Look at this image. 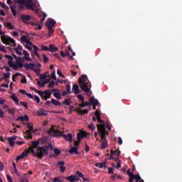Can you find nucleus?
<instances>
[{"instance_id": "obj_33", "label": "nucleus", "mask_w": 182, "mask_h": 182, "mask_svg": "<svg viewBox=\"0 0 182 182\" xmlns=\"http://www.w3.org/2000/svg\"><path fill=\"white\" fill-rule=\"evenodd\" d=\"M14 8H16V6H10V9H11L14 16H16V10H15Z\"/></svg>"}, {"instance_id": "obj_17", "label": "nucleus", "mask_w": 182, "mask_h": 182, "mask_svg": "<svg viewBox=\"0 0 182 182\" xmlns=\"http://www.w3.org/2000/svg\"><path fill=\"white\" fill-rule=\"evenodd\" d=\"M5 58L6 59H9L8 63H9V66H10V68H12V66L14 65V57L9 55H6Z\"/></svg>"}, {"instance_id": "obj_44", "label": "nucleus", "mask_w": 182, "mask_h": 182, "mask_svg": "<svg viewBox=\"0 0 182 182\" xmlns=\"http://www.w3.org/2000/svg\"><path fill=\"white\" fill-rule=\"evenodd\" d=\"M43 58L44 63H48V62H49V58L46 56L45 54H43Z\"/></svg>"}, {"instance_id": "obj_55", "label": "nucleus", "mask_w": 182, "mask_h": 182, "mask_svg": "<svg viewBox=\"0 0 182 182\" xmlns=\"http://www.w3.org/2000/svg\"><path fill=\"white\" fill-rule=\"evenodd\" d=\"M75 176H77L78 178L81 177L82 178H83V176H84L83 173H82V172H80V171H77L76 173H75Z\"/></svg>"}, {"instance_id": "obj_48", "label": "nucleus", "mask_w": 182, "mask_h": 182, "mask_svg": "<svg viewBox=\"0 0 182 182\" xmlns=\"http://www.w3.org/2000/svg\"><path fill=\"white\" fill-rule=\"evenodd\" d=\"M38 5H39L38 2H37V1L33 2L32 1L31 6L33 8L37 9Z\"/></svg>"}, {"instance_id": "obj_13", "label": "nucleus", "mask_w": 182, "mask_h": 182, "mask_svg": "<svg viewBox=\"0 0 182 182\" xmlns=\"http://www.w3.org/2000/svg\"><path fill=\"white\" fill-rule=\"evenodd\" d=\"M110 157L109 158V160H114L116 161V163H119V161H120V159H119V156H117V158H114V156H116V151L111 150V154H110Z\"/></svg>"}, {"instance_id": "obj_42", "label": "nucleus", "mask_w": 182, "mask_h": 182, "mask_svg": "<svg viewBox=\"0 0 182 182\" xmlns=\"http://www.w3.org/2000/svg\"><path fill=\"white\" fill-rule=\"evenodd\" d=\"M41 11V9H35V8H34V11H33V12H36V14H38L39 18H42L43 14H39V11Z\"/></svg>"}, {"instance_id": "obj_36", "label": "nucleus", "mask_w": 182, "mask_h": 182, "mask_svg": "<svg viewBox=\"0 0 182 182\" xmlns=\"http://www.w3.org/2000/svg\"><path fill=\"white\" fill-rule=\"evenodd\" d=\"M46 16H48V15L46 14V13H43V18H41L40 19L41 23H43V22H45V20L46 19Z\"/></svg>"}, {"instance_id": "obj_49", "label": "nucleus", "mask_w": 182, "mask_h": 182, "mask_svg": "<svg viewBox=\"0 0 182 182\" xmlns=\"http://www.w3.org/2000/svg\"><path fill=\"white\" fill-rule=\"evenodd\" d=\"M33 72H35V73H36V75L38 76H39V75H41V69L39 68H33Z\"/></svg>"}, {"instance_id": "obj_8", "label": "nucleus", "mask_w": 182, "mask_h": 182, "mask_svg": "<svg viewBox=\"0 0 182 182\" xmlns=\"http://www.w3.org/2000/svg\"><path fill=\"white\" fill-rule=\"evenodd\" d=\"M98 133L100 134L101 140H102V149H106V147L107 146V139H106V133H107V131L98 132Z\"/></svg>"}, {"instance_id": "obj_57", "label": "nucleus", "mask_w": 182, "mask_h": 182, "mask_svg": "<svg viewBox=\"0 0 182 182\" xmlns=\"http://www.w3.org/2000/svg\"><path fill=\"white\" fill-rule=\"evenodd\" d=\"M48 87L53 88L55 87V82L54 81H50L49 83Z\"/></svg>"}, {"instance_id": "obj_47", "label": "nucleus", "mask_w": 182, "mask_h": 182, "mask_svg": "<svg viewBox=\"0 0 182 182\" xmlns=\"http://www.w3.org/2000/svg\"><path fill=\"white\" fill-rule=\"evenodd\" d=\"M89 113V110L87 109H80V114H87Z\"/></svg>"}, {"instance_id": "obj_41", "label": "nucleus", "mask_w": 182, "mask_h": 182, "mask_svg": "<svg viewBox=\"0 0 182 182\" xmlns=\"http://www.w3.org/2000/svg\"><path fill=\"white\" fill-rule=\"evenodd\" d=\"M0 6L4 9H9V7H8V6H6V4L2 1H0Z\"/></svg>"}, {"instance_id": "obj_16", "label": "nucleus", "mask_w": 182, "mask_h": 182, "mask_svg": "<svg viewBox=\"0 0 182 182\" xmlns=\"http://www.w3.org/2000/svg\"><path fill=\"white\" fill-rule=\"evenodd\" d=\"M77 150H79V147L71 146L69 153L70 154H80V152H78Z\"/></svg>"}, {"instance_id": "obj_9", "label": "nucleus", "mask_w": 182, "mask_h": 182, "mask_svg": "<svg viewBox=\"0 0 182 182\" xmlns=\"http://www.w3.org/2000/svg\"><path fill=\"white\" fill-rule=\"evenodd\" d=\"M28 130H26V132H24V134L27 136V139H30L32 140V132H33V126L31 124H27Z\"/></svg>"}, {"instance_id": "obj_23", "label": "nucleus", "mask_w": 182, "mask_h": 182, "mask_svg": "<svg viewBox=\"0 0 182 182\" xmlns=\"http://www.w3.org/2000/svg\"><path fill=\"white\" fill-rule=\"evenodd\" d=\"M59 50V48L58 47H55V45L50 44L48 48V52H58Z\"/></svg>"}, {"instance_id": "obj_24", "label": "nucleus", "mask_w": 182, "mask_h": 182, "mask_svg": "<svg viewBox=\"0 0 182 182\" xmlns=\"http://www.w3.org/2000/svg\"><path fill=\"white\" fill-rule=\"evenodd\" d=\"M95 167L98 168H107V166L106 165V162L104 163H97L95 164Z\"/></svg>"}, {"instance_id": "obj_25", "label": "nucleus", "mask_w": 182, "mask_h": 182, "mask_svg": "<svg viewBox=\"0 0 182 182\" xmlns=\"http://www.w3.org/2000/svg\"><path fill=\"white\" fill-rule=\"evenodd\" d=\"M23 52V55H25L23 57L25 60H27L28 62H31L32 59H31V57H29V53L28 52V50H24Z\"/></svg>"}, {"instance_id": "obj_6", "label": "nucleus", "mask_w": 182, "mask_h": 182, "mask_svg": "<svg viewBox=\"0 0 182 182\" xmlns=\"http://www.w3.org/2000/svg\"><path fill=\"white\" fill-rule=\"evenodd\" d=\"M14 1L15 4H18L19 5H25L27 9L35 11V8H33L31 5V1H28V0H14Z\"/></svg>"}, {"instance_id": "obj_39", "label": "nucleus", "mask_w": 182, "mask_h": 182, "mask_svg": "<svg viewBox=\"0 0 182 182\" xmlns=\"http://www.w3.org/2000/svg\"><path fill=\"white\" fill-rule=\"evenodd\" d=\"M132 177L136 180V181H140V180H141V177H140V175L139 174H134Z\"/></svg>"}, {"instance_id": "obj_15", "label": "nucleus", "mask_w": 182, "mask_h": 182, "mask_svg": "<svg viewBox=\"0 0 182 182\" xmlns=\"http://www.w3.org/2000/svg\"><path fill=\"white\" fill-rule=\"evenodd\" d=\"M21 19L22 22H23V23H27L28 25H29V23H28V21H30L31 16L23 14L21 16Z\"/></svg>"}, {"instance_id": "obj_5", "label": "nucleus", "mask_w": 182, "mask_h": 182, "mask_svg": "<svg viewBox=\"0 0 182 182\" xmlns=\"http://www.w3.org/2000/svg\"><path fill=\"white\" fill-rule=\"evenodd\" d=\"M1 42H3L4 45H11V46H16V42L15 41V40L6 35H3L1 36Z\"/></svg>"}, {"instance_id": "obj_46", "label": "nucleus", "mask_w": 182, "mask_h": 182, "mask_svg": "<svg viewBox=\"0 0 182 182\" xmlns=\"http://www.w3.org/2000/svg\"><path fill=\"white\" fill-rule=\"evenodd\" d=\"M54 153L56 156H60V154L61 153L60 149H59L58 148L54 149Z\"/></svg>"}, {"instance_id": "obj_61", "label": "nucleus", "mask_w": 182, "mask_h": 182, "mask_svg": "<svg viewBox=\"0 0 182 182\" xmlns=\"http://www.w3.org/2000/svg\"><path fill=\"white\" fill-rule=\"evenodd\" d=\"M8 112H9L10 114H15V109H8Z\"/></svg>"}, {"instance_id": "obj_30", "label": "nucleus", "mask_w": 182, "mask_h": 182, "mask_svg": "<svg viewBox=\"0 0 182 182\" xmlns=\"http://www.w3.org/2000/svg\"><path fill=\"white\" fill-rule=\"evenodd\" d=\"M65 180H68V181H70V182H75V176L71 175L70 176H67L65 178Z\"/></svg>"}, {"instance_id": "obj_18", "label": "nucleus", "mask_w": 182, "mask_h": 182, "mask_svg": "<svg viewBox=\"0 0 182 182\" xmlns=\"http://www.w3.org/2000/svg\"><path fill=\"white\" fill-rule=\"evenodd\" d=\"M15 140H16V136H11L8 138L9 144L11 147H14V146H15Z\"/></svg>"}, {"instance_id": "obj_12", "label": "nucleus", "mask_w": 182, "mask_h": 182, "mask_svg": "<svg viewBox=\"0 0 182 182\" xmlns=\"http://www.w3.org/2000/svg\"><path fill=\"white\" fill-rule=\"evenodd\" d=\"M11 68L14 69V70H18V69H22V68H25V65H23V63L16 62V63H14Z\"/></svg>"}, {"instance_id": "obj_63", "label": "nucleus", "mask_w": 182, "mask_h": 182, "mask_svg": "<svg viewBox=\"0 0 182 182\" xmlns=\"http://www.w3.org/2000/svg\"><path fill=\"white\" fill-rule=\"evenodd\" d=\"M51 77L53 79V80H56V75H55V71H53L51 73Z\"/></svg>"}, {"instance_id": "obj_38", "label": "nucleus", "mask_w": 182, "mask_h": 182, "mask_svg": "<svg viewBox=\"0 0 182 182\" xmlns=\"http://www.w3.org/2000/svg\"><path fill=\"white\" fill-rule=\"evenodd\" d=\"M18 76H22V73H16L12 76V80L13 82H15V79L18 77Z\"/></svg>"}, {"instance_id": "obj_60", "label": "nucleus", "mask_w": 182, "mask_h": 182, "mask_svg": "<svg viewBox=\"0 0 182 182\" xmlns=\"http://www.w3.org/2000/svg\"><path fill=\"white\" fill-rule=\"evenodd\" d=\"M6 177H7L8 182H14V180L12 179V176L9 175H6Z\"/></svg>"}, {"instance_id": "obj_29", "label": "nucleus", "mask_w": 182, "mask_h": 182, "mask_svg": "<svg viewBox=\"0 0 182 182\" xmlns=\"http://www.w3.org/2000/svg\"><path fill=\"white\" fill-rule=\"evenodd\" d=\"M31 153V151H29V149H28L27 151H24L21 155V157H23V159H25V157H28L29 156V154Z\"/></svg>"}, {"instance_id": "obj_37", "label": "nucleus", "mask_w": 182, "mask_h": 182, "mask_svg": "<svg viewBox=\"0 0 182 182\" xmlns=\"http://www.w3.org/2000/svg\"><path fill=\"white\" fill-rule=\"evenodd\" d=\"M41 48V50H43V52H49V47L42 45Z\"/></svg>"}, {"instance_id": "obj_58", "label": "nucleus", "mask_w": 182, "mask_h": 182, "mask_svg": "<svg viewBox=\"0 0 182 182\" xmlns=\"http://www.w3.org/2000/svg\"><path fill=\"white\" fill-rule=\"evenodd\" d=\"M80 144V140L74 141V147H79Z\"/></svg>"}, {"instance_id": "obj_11", "label": "nucleus", "mask_w": 182, "mask_h": 182, "mask_svg": "<svg viewBox=\"0 0 182 182\" xmlns=\"http://www.w3.org/2000/svg\"><path fill=\"white\" fill-rule=\"evenodd\" d=\"M58 167L60 168V173H65L66 171V166H65V161H61L57 163Z\"/></svg>"}, {"instance_id": "obj_59", "label": "nucleus", "mask_w": 182, "mask_h": 182, "mask_svg": "<svg viewBox=\"0 0 182 182\" xmlns=\"http://www.w3.org/2000/svg\"><path fill=\"white\" fill-rule=\"evenodd\" d=\"M108 174H114V172L113 171V168L112 167L108 168Z\"/></svg>"}, {"instance_id": "obj_19", "label": "nucleus", "mask_w": 182, "mask_h": 182, "mask_svg": "<svg viewBox=\"0 0 182 182\" xmlns=\"http://www.w3.org/2000/svg\"><path fill=\"white\" fill-rule=\"evenodd\" d=\"M24 68L26 70H33L35 69V65L33 63H26L24 64Z\"/></svg>"}, {"instance_id": "obj_51", "label": "nucleus", "mask_w": 182, "mask_h": 182, "mask_svg": "<svg viewBox=\"0 0 182 182\" xmlns=\"http://www.w3.org/2000/svg\"><path fill=\"white\" fill-rule=\"evenodd\" d=\"M11 77V73H4L3 79H9Z\"/></svg>"}, {"instance_id": "obj_53", "label": "nucleus", "mask_w": 182, "mask_h": 182, "mask_svg": "<svg viewBox=\"0 0 182 182\" xmlns=\"http://www.w3.org/2000/svg\"><path fill=\"white\" fill-rule=\"evenodd\" d=\"M38 76H40L41 80H42V79H46L48 77V75L46 74H40Z\"/></svg>"}, {"instance_id": "obj_10", "label": "nucleus", "mask_w": 182, "mask_h": 182, "mask_svg": "<svg viewBox=\"0 0 182 182\" xmlns=\"http://www.w3.org/2000/svg\"><path fill=\"white\" fill-rule=\"evenodd\" d=\"M43 99H45V100H48V99H50L52 97V90L48 89L45 90L43 93V96H41Z\"/></svg>"}, {"instance_id": "obj_64", "label": "nucleus", "mask_w": 182, "mask_h": 182, "mask_svg": "<svg viewBox=\"0 0 182 182\" xmlns=\"http://www.w3.org/2000/svg\"><path fill=\"white\" fill-rule=\"evenodd\" d=\"M53 182H62V181L59 178H54Z\"/></svg>"}, {"instance_id": "obj_31", "label": "nucleus", "mask_w": 182, "mask_h": 182, "mask_svg": "<svg viewBox=\"0 0 182 182\" xmlns=\"http://www.w3.org/2000/svg\"><path fill=\"white\" fill-rule=\"evenodd\" d=\"M38 116H46V114H48L46 113V111L41 109L39 111H38Z\"/></svg>"}, {"instance_id": "obj_27", "label": "nucleus", "mask_w": 182, "mask_h": 182, "mask_svg": "<svg viewBox=\"0 0 182 182\" xmlns=\"http://www.w3.org/2000/svg\"><path fill=\"white\" fill-rule=\"evenodd\" d=\"M30 89H31V90H33V92H35V93H38V95H39V96H43V91H39L34 87H31Z\"/></svg>"}, {"instance_id": "obj_43", "label": "nucleus", "mask_w": 182, "mask_h": 182, "mask_svg": "<svg viewBox=\"0 0 182 182\" xmlns=\"http://www.w3.org/2000/svg\"><path fill=\"white\" fill-rule=\"evenodd\" d=\"M63 104L65 105L66 106H70V99H65Z\"/></svg>"}, {"instance_id": "obj_4", "label": "nucleus", "mask_w": 182, "mask_h": 182, "mask_svg": "<svg viewBox=\"0 0 182 182\" xmlns=\"http://www.w3.org/2000/svg\"><path fill=\"white\" fill-rule=\"evenodd\" d=\"M56 25V21L52 18H48V21L46 23V26L48 29V37L52 36V33L55 32L53 29V26Z\"/></svg>"}, {"instance_id": "obj_52", "label": "nucleus", "mask_w": 182, "mask_h": 182, "mask_svg": "<svg viewBox=\"0 0 182 182\" xmlns=\"http://www.w3.org/2000/svg\"><path fill=\"white\" fill-rule=\"evenodd\" d=\"M77 98H78L79 100H80V102H82V103H83V102H85V97H83V95H77Z\"/></svg>"}, {"instance_id": "obj_50", "label": "nucleus", "mask_w": 182, "mask_h": 182, "mask_svg": "<svg viewBox=\"0 0 182 182\" xmlns=\"http://www.w3.org/2000/svg\"><path fill=\"white\" fill-rule=\"evenodd\" d=\"M53 96L55 99L60 100V92H55Z\"/></svg>"}, {"instance_id": "obj_56", "label": "nucleus", "mask_w": 182, "mask_h": 182, "mask_svg": "<svg viewBox=\"0 0 182 182\" xmlns=\"http://www.w3.org/2000/svg\"><path fill=\"white\" fill-rule=\"evenodd\" d=\"M65 89H66V92H68V93H72V92H70V84H67V85H66Z\"/></svg>"}, {"instance_id": "obj_20", "label": "nucleus", "mask_w": 182, "mask_h": 182, "mask_svg": "<svg viewBox=\"0 0 182 182\" xmlns=\"http://www.w3.org/2000/svg\"><path fill=\"white\" fill-rule=\"evenodd\" d=\"M90 103H91V105H93V106H99V101L95 99V97H92L90 98Z\"/></svg>"}, {"instance_id": "obj_32", "label": "nucleus", "mask_w": 182, "mask_h": 182, "mask_svg": "<svg viewBox=\"0 0 182 182\" xmlns=\"http://www.w3.org/2000/svg\"><path fill=\"white\" fill-rule=\"evenodd\" d=\"M14 8H16V6H10V9H11L14 16H16V10H15Z\"/></svg>"}, {"instance_id": "obj_22", "label": "nucleus", "mask_w": 182, "mask_h": 182, "mask_svg": "<svg viewBox=\"0 0 182 182\" xmlns=\"http://www.w3.org/2000/svg\"><path fill=\"white\" fill-rule=\"evenodd\" d=\"M73 92H74L75 95H79V93H80V89H79V85H77V84H74L73 85Z\"/></svg>"}, {"instance_id": "obj_1", "label": "nucleus", "mask_w": 182, "mask_h": 182, "mask_svg": "<svg viewBox=\"0 0 182 182\" xmlns=\"http://www.w3.org/2000/svg\"><path fill=\"white\" fill-rule=\"evenodd\" d=\"M31 144L32 146L28 148V151L32 153L33 156L38 157V159H40V160H42V159L48 154V150H49V149L50 150L53 149V147L50 144L47 146L39 147V145L41 144L39 141H31Z\"/></svg>"}, {"instance_id": "obj_40", "label": "nucleus", "mask_w": 182, "mask_h": 182, "mask_svg": "<svg viewBox=\"0 0 182 182\" xmlns=\"http://www.w3.org/2000/svg\"><path fill=\"white\" fill-rule=\"evenodd\" d=\"M51 103H52V105H54V106H59V105H60L59 101H58L53 98L51 100Z\"/></svg>"}, {"instance_id": "obj_54", "label": "nucleus", "mask_w": 182, "mask_h": 182, "mask_svg": "<svg viewBox=\"0 0 182 182\" xmlns=\"http://www.w3.org/2000/svg\"><path fill=\"white\" fill-rule=\"evenodd\" d=\"M16 62H20L21 63H23V60H25L24 57L21 58V57H18L17 60H16Z\"/></svg>"}, {"instance_id": "obj_28", "label": "nucleus", "mask_w": 182, "mask_h": 182, "mask_svg": "<svg viewBox=\"0 0 182 182\" xmlns=\"http://www.w3.org/2000/svg\"><path fill=\"white\" fill-rule=\"evenodd\" d=\"M10 99H12L16 104L19 105V100L18 99V97L15 96V94L11 95Z\"/></svg>"}, {"instance_id": "obj_14", "label": "nucleus", "mask_w": 182, "mask_h": 182, "mask_svg": "<svg viewBox=\"0 0 182 182\" xmlns=\"http://www.w3.org/2000/svg\"><path fill=\"white\" fill-rule=\"evenodd\" d=\"M21 42H23V43H26L27 45H30L31 46H32V42H31V39L28 38V37L26 36H23L21 38Z\"/></svg>"}, {"instance_id": "obj_34", "label": "nucleus", "mask_w": 182, "mask_h": 182, "mask_svg": "<svg viewBox=\"0 0 182 182\" xmlns=\"http://www.w3.org/2000/svg\"><path fill=\"white\" fill-rule=\"evenodd\" d=\"M4 26L8 29H14V26H12V23H4Z\"/></svg>"}, {"instance_id": "obj_2", "label": "nucleus", "mask_w": 182, "mask_h": 182, "mask_svg": "<svg viewBox=\"0 0 182 182\" xmlns=\"http://www.w3.org/2000/svg\"><path fill=\"white\" fill-rule=\"evenodd\" d=\"M78 83L80 87L82 89V91L86 93L87 96H91L90 94V89L92 87V85L90 84V81L87 79V75H82V78L78 80Z\"/></svg>"}, {"instance_id": "obj_45", "label": "nucleus", "mask_w": 182, "mask_h": 182, "mask_svg": "<svg viewBox=\"0 0 182 182\" xmlns=\"http://www.w3.org/2000/svg\"><path fill=\"white\" fill-rule=\"evenodd\" d=\"M38 141L40 144L41 143V144H45L46 143V137L40 139Z\"/></svg>"}, {"instance_id": "obj_35", "label": "nucleus", "mask_w": 182, "mask_h": 182, "mask_svg": "<svg viewBox=\"0 0 182 182\" xmlns=\"http://www.w3.org/2000/svg\"><path fill=\"white\" fill-rule=\"evenodd\" d=\"M88 129H90V130H92L93 132L96 130V126H95V124L90 123L88 126Z\"/></svg>"}, {"instance_id": "obj_21", "label": "nucleus", "mask_w": 182, "mask_h": 182, "mask_svg": "<svg viewBox=\"0 0 182 182\" xmlns=\"http://www.w3.org/2000/svg\"><path fill=\"white\" fill-rule=\"evenodd\" d=\"M19 120H21V122H28V120H29V116L24 115L17 117L16 121L19 122Z\"/></svg>"}, {"instance_id": "obj_62", "label": "nucleus", "mask_w": 182, "mask_h": 182, "mask_svg": "<svg viewBox=\"0 0 182 182\" xmlns=\"http://www.w3.org/2000/svg\"><path fill=\"white\" fill-rule=\"evenodd\" d=\"M20 105H21V106H23V107H26V109H28V103L23 102H21Z\"/></svg>"}, {"instance_id": "obj_26", "label": "nucleus", "mask_w": 182, "mask_h": 182, "mask_svg": "<svg viewBox=\"0 0 182 182\" xmlns=\"http://www.w3.org/2000/svg\"><path fill=\"white\" fill-rule=\"evenodd\" d=\"M86 132H83V133H78L77 135V140H79L80 141V140H82V139H85Z\"/></svg>"}, {"instance_id": "obj_3", "label": "nucleus", "mask_w": 182, "mask_h": 182, "mask_svg": "<svg viewBox=\"0 0 182 182\" xmlns=\"http://www.w3.org/2000/svg\"><path fill=\"white\" fill-rule=\"evenodd\" d=\"M54 126H52V127L47 131V133L50 135V136H53V137H63L65 139V140H66V141H70V143H72L73 139V136L72 135V134H63V133L58 130V129H53Z\"/></svg>"}, {"instance_id": "obj_7", "label": "nucleus", "mask_w": 182, "mask_h": 182, "mask_svg": "<svg viewBox=\"0 0 182 182\" xmlns=\"http://www.w3.org/2000/svg\"><path fill=\"white\" fill-rule=\"evenodd\" d=\"M97 120H98L99 123H101V124H97V129L98 133L107 132L106 128L105 127V121L102 119L100 116L97 117Z\"/></svg>"}]
</instances>
